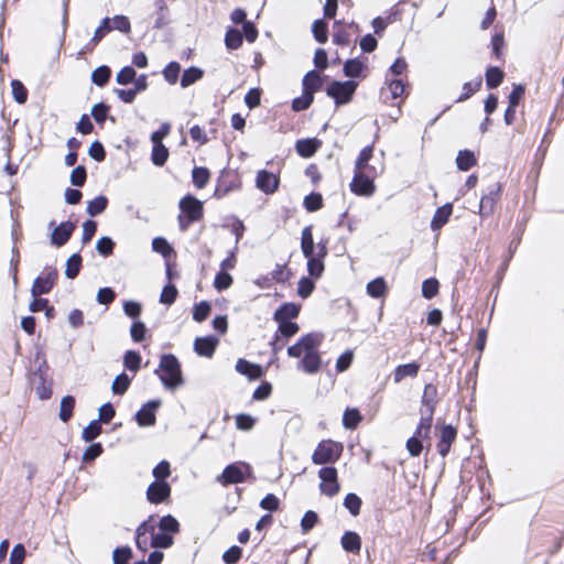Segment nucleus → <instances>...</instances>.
Segmentation results:
<instances>
[{"mask_svg": "<svg viewBox=\"0 0 564 564\" xmlns=\"http://www.w3.org/2000/svg\"><path fill=\"white\" fill-rule=\"evenodd\" d=\"M11 90H12V97L13 99L20 104L23 105L28 100V89L23 85V83L19 79H13L11 82Z\"/></svg>", "mask_w": 564, "mask_h": 564, "instance_id": "obj_46", "label": "nucleus"}, {"mask_svg": "<svg viewBox=\"0 0 564 564\" xmlns=\"http://www.w3.org/2000/svg\"><path fill=\"white\" fill-rule=\"evenodd\" d=\"M350 189L354 194L359 196H371L375 193L376 186L373 181L365 173V171H356L350 183Z\"/></svg>", "mask_w": 564, "mask_h": 564, "instance_id": "obj_9", "label": "nucleus"}, {"mask_svg": "<svg viewBox=\"0 0 564 564\" xmlns=\"http://www.w3.org/2000/svg\"><path fill=\"white\" fill-rule=\"evenodd\" d=\"M58 278V271L55 268H45L43 273L34 279L31 294L33 297L47 294L54 288Z\"/></svg>", "mask_w": 564, "mask_h": 564, "instance_id": "obj_6", "label": "nucleus"}, {"mask_svg": "<svg viewBox=\"0 0 564 564\" xmlns=\"http://www.w3.org/2000/svg\"><path fill=\"white\" fill-rule=\"evenodd\" d=\"M150 531L148 522H142L135 531V544L140 551L145 552L150 545L147 533Z\"/></svg>", "mask_w": 564, "mask_h": 564, "instance_id": "obj_44", "label": "nucleus"}, {"mask_svg": "<svg viewBox=\"0 0 564 564\" xmlns=\"http://www.w3.org/2000/svg\"><path fill=\"white\" fill-rule=\"evenodd\" d=\"M218 345L215 336L197 337L194 341V350L197 355L210 358Z\"/></svg>", "mask_w": 564, "mask_h": 564, "instance_id": "obj_15", "label": "nucleus"}, {"mask_svg": "<svg viewBox=\"0 0 564 564\" xmlns=\"http://www.w3.org/2000/svg\"><path fill=\"white\" fill-rule=\"evenodd\" d=\"M115 246L116 243L110 237L104 236L98 239L96 250L100 256L109 257L112 254Z\"/></svg>", "mask_w": 564, "mask_h": 564, "instance_id": "obj_59", "label": "nucleus"}, {"mask_svg": "<svg viewBox=\"0 0 564 564\" xmlns=\"http://www.w3.org/2000/svg\"><path fill=\"white\" fill-rule=\"evenodd\" d=\"M171 495V486L166 481H153L147 490V498L151 503H161Z\"/></svg>", "mask_w": 564, "mask_h": 564, "instance_id": "obj_12", "label": "nucleus"}, {"mask_svg": "<svg viewBox=\"0 0 564 564\" xmlns=\"http://www.w3.org/2000/svg\"><path fill=\"white\" fill-rule=\"evenodd\" d=\"M420 365L417 362H409L399 365L393 372V381L395 383L401 382L404 378H415L419 373Z\"/></svg>", "mask_w": 564, "mask_h": 564, "instance_id": "obj_25", "label": "nucleus"}, {"mask_svg": "<svg viewBox=\"0 0 564 564\" xmlns=\"http://www.w3.org/2000/svg\"><path fill=\"white\" fill-rule=\"evenodd\" d=\"M312 33L318 43H326L328 39V24L325 20L318 19L313 22Z\"/></svg>", "mask_w": 564, "mask_h": 564, "instance_id": "obj_38", "label": "nucleus"}, {"mask_svg": "<svg viewBox=\"0 0 564 564\" xmlns=\"http://www.w3.org/2000/svg\"><path fill=\"white\" fill-rule=\"evenodd\" d=\"M440 283L435 278H430L422 283V295L430 300L438 293Z\"/></svg>", "mask_w": 564, "mask_h": 564, "instance_id": "obj_62", "label": "nucleus"}, {"mask_svg": "<svg viewBox=\"0 0 564 564\" xmlns=\"http://www.w3.org/2000/svg\"><path fill=\"white\" fill-rule=\"evenodd\" d=\"M232 282H234V279H232L231 274H229L226 271L220 270L215 275L214 288L219 292L225 291L232 285Z\"/></svg>", "mask_w": 564, "mask_h": 564, "instance_id": "obj_53", "label": "nucleus"}, {"mask_svg": "<svg viewBox=\"0 0 564 564\" xmlns=\"http://www.w3.org/2000/svg\"><path fill=\"white\" fill-rule=\"evenodd\" d=\"M101 433V424L99 420H93L83 431L82 437L85 442H93Z\"/></svg>", "mask_w": 564, "mask_h": 564, "instance_id": "obj_54", "label": "nucleus"}, {"mask_svg": "<svg viewBox=\"0 0 564 564\" xmlns=\"http://www.w3.org/2000/svg\"><path fill=\"white\" fill-rule=\"evenodd\" d=\"M140 364H141V356L138 351L128 350L124 354L123 365L128 370L137 372L140 369Z\"/></svg>", "mask_w": 564, "mask_h": 564, "instance_id": "obj_57", "label": "nucleus"}, {"mask_svg": "<svg viewBox=\"0 0 564 564\" xmlns=\"http://www.w3.org/2000/svg\"><path fill=\"white\" fill-rule=\"evenodd\" d=\"M386 290L387 285L383 278H377L367 284V293L375 299L383 296Z\"/></svg>", "mask_w": 564, "mask_h": 564, "instance_id": "obj_45", "label": "nucleus"}, {"mask_svg": "<svg viewBox=\"0 0 564 564\" xmlns=\"http://www.w3.org/2000/svg\"><path fill=\"white\" fill-rule=\"evenodd\" d=\"M159 529L160 532L172 535L178 532L180 523L173 516L167 514L160 519Z\"/></svg>", "mask_w": 564, "mask_h": 564, "instance_id": "obj_40", "label": "nucleus"}, {"mask_svg": "<svg viewBox=\"0 0 564 564\" xmlns=\"http://www.w3.org/2000/svg\"><path fill=\"white\" fill-rule=\"evenodd\" d=\"M110 76H111L110 67L107 65H101L93 70L91 82L98 87H104L109 82Z\"/></svg>", "mask_w": 564, "mask_h": 564, "instance_id": "obj_34", "label": "nucleus"}, {"mask_svg": "<svg viewBox=\"0 0 564 564\" xmlns=\"http://www.w3.org/2000/svg\"><path fill=\"white\" fill-rule=\"evenodd\" d=\"M111 31V19L104 18L99 26L95 30L90 42L85 46V48L88 51L93 50L105 37V35Z\"/></svg>", "mask_w": 564, "mask_h": 564, "instance_id": "obj_27", "label": "nucleus"}, {"mask_svg": "<svg viewBox=\"0 0 564 564\" xmlns=\"http://www.w3.org/2000/svg\"><path fill=\"white\" fill-rule=\"evenodd\" d=\"M212 305L207 301H202L194 305L193 319L197 323L204 322L210 314Z\"/></svg>", "mask_w": 564, "mask_h": 564, "instance_id": "obj_49", "label": "nucleus"}, {"mask_svg": "<svg viewBox=\"0 0 564 564\" xmlns=\"http://www.w3.org/2000/svg\"><path fill=\"white\" fill-rule=\"evenodd\" d=\"M438 403L437 388L433 383L424 387L420 408V430L432 426L435 408Z\"/></svg>", "mask_w": 564, "mask_h": 564, "instance_id": "obj_2", "label": "nucleus"}, {"mask_svg": "<svg viewBox=\"0 0 564 564\" xmlns=\"http://www.w3.org/2000/svg\"><path fill=\"white\" fill-rule=\"evenodd\" d=\"M364 69V64L358 58H349L344 63V75L350 78L359 77Z\"/></svg>", "mask_w": 564, "mask_h": 564, "instance_id": "obj_41", "label": "nucleus"}, {"mask_svg": "<svg viewBox=\"0 0 564 564\" xmlns=\"http://www.w3.org/2000/svg\"><path fill=\"white\" fill-rule=\"evenodd\" d=\"M110 107L105 102H98L91 108V116L98 124H104L108 118Z\"/></svg>", "mask_w": 564, "mask_h": 564, "instance_id": "obj_63", "label": "nucleus"}, {"mask_svg": "<svg viewBox=\"0 0 564 564\" xmlns=\"http://www.w3.org/2000/svg\"><path fill=\"white\" fill-rule=\"evenodd\" d=\"M151 532L150 546L155 549H167L173 545V536L162 532L155 533L154 527H149Z\"/></svg>", "mask_w": 564, "mask_h": 564, "instance_id": "obj_28", "label": "nucleus"}, {"mask_svg": "<svg viewBox=\"0 0 564 564\" xmlns=\"http://www.w3.org/2000/svg\"><path fill=\"white\" fill-rule=\"evenodd\" d=\"M132 557V550L130 546H119L112 552L113 564H127Z\"/></svg>", "mask_w": 564, "mask_h": 564, "instance_id": "obj_60", "label": "nucleus"}, {"mask_svg": "<svg viewBox=\"0 0 564 564\" xmlns=\"http://www.w3.org/2000/svg\"><path fill=\"white\" fill-rule=\"evenodd\" d=\"M477 164L474 152L469 150H460L456 158L457 169L460 171H469L474 165Z\"/></svg>", "mask_w": 564, "mask_h": 564, "instance_id": "obj_31", "label": "nucleus"}, {"mask_svg": "<svg viewBox=\"0 0 564 564\" xmlns=\"http://www.w3.org/2000/svg\"><path fill=\"white\" fill-rule=\"evenodd\" d=\"M304 91H310L314 96V93L318 91L323 86V78L316 70L307 72L302 80Z\"/></svg>", "mask_w": 564, "mask_h": 564, "instance_id": "obj_26", "label": "nucleus"}, {"mask_svg": "<svg viewBox=\"0 0 564 564\" xmlns=\"http://www.w3.org/2000/svg\"><path fill=\"white\" fill-rule=\"evenodd\" d=\"M300 306L294 303H283L280 305L273 314L275 322L291 321L299 316Z\"/></svg>", "mask_w": 564, "mask_h": 564, "instance_id": "obj_24", "label": "nucleus"}, {"mask_svg": "<svg viewBox=\"0 0 564 564\" xmlns=\"http://www.w3.org/2000/svg\"><path fill=\"white\" fill-rule=\"evenodd\" d=\"M322 147V141L316 138L300 139L295 143V150L302 158L313 156Z\"/></svg>", "mask_w": 564, "mask_h": 564, "instance_id": "obj_16", "label": "nucleus"}, {"mask_svg": "<svg viewBox=\"0 0 564 564\" xmlns=\"http://www.w3.org/2000/svg\"><path fill=\"white\" fill-rule=\"evenodd\" d=\"M431 426L426 427V430H420V424L417 425L414 435L406 441V449L411 456L416 457L421 454L423 449V444L421 438L426 437L430 433Z\"/></svg>", "mask_w": 564, "mask_h": 564, "instance_id": "obj_19", "label": "nucleus"}, {"mask_svg": "<svg viewBox=\"0 0 564 564\" xmlns=\"http://www.w3.org/2000/svg\"><path fill=\"white\" fill-rule=\"evenodd\" d=\"M279 324L278 327V335L279 337L282 336L284 338H291L293 337L300 329L299 325L292 321H280L276 322Z\"/></svg>", "mask_w": 564, "mask_h": 564, "instance_id": "obj_55", "label": "nucleus"}, {"mask_svg": "<svg viewBox=\"0 0 564 564\" xmlns=\"http://www.w3.org/2000/svg\"><path fill=\"white\" fill-rule=\"evenodd\" d=\"M300 345L304 349V352L316 351V348L321 345L322 336L316 333H308L299 338Z\"/></svg>", "mask_w": 564, "mask_h": 564, "instance_id": "obj_36", "label": "nucleus"}, {"mask_svg": "<svg viewBox=\"0 0 564 564\" xmlns=\"http://www.w3.org/2000/svg\"><path fill=\"white\" fill-rule=\"evenodd\" d=\"M135 76L137 72L132 66H124L118 72L116 76V82L119 85H128L135 79Z\"/></svg>", "mask_w": 564, "mask_h": 564, "instance_id": "obj_64", "label": "nucleus"}, {"mask_svg": "<svg viewBox=\"0 0 564 564\" xmlns=\"http://www.w3.org/2000/svg\"><path fill=\"white\" fill-rule=\"evenodd\" d=\"M501 193V186L499 183L494 184L487 194L482 195L479 203V214L482 217H487L494 213L496 202L498 200Z\"/></svg>", "mask_w": 564, "mask_h": 564, "instance_id": "obj_11", "label": "nucleus"}, {"mask_svg": "<svg viewBox=\"0 0 564 564\" xmlns=\"http://www.w3.org/2000/svg\"><path fill=\"white\" fill-rule=\"evenodd\" d=\"M165 389L175 390L184 383L181 364L172 354L161 356L159 369L155 370Z\"/></svg>", "mask_w": 564, "mask_h": 564, "instance_id": "obj_1", "label": "nucleus"}, {"mask_svg": "<svg viewBox=\"0 0 564 564\" xmlns=\"http://www.w3.org/2000/svg\"><path fill=\"white\" fill-rule=\"evenodd\" d=\"M337 469L333 466L322 467L318 470V477L321 478L319 489L322 494L334 497L339 491V484L337 480Z\"/></svg>", "mask_w": 564, "mask_h": 564, "instance_id": "obj_7", "label": "nucleus"}, {"mask_svg": "<svg viewBox=\"0 0 564 564\" xmlns=\"http://www.w3.org/2000/svg\"><path fill=\"white\" fill-rule=\"evenodd\" d=\"M362 416L357 409H346L343 415V425L346 429L354 430L360 423Z\"/></svg>", "mask_w": 564, "mask_h": 564, "instance_id": "obj_43", "label": "nucleus"}, {"mask_svg": "<svg viewBox=\"0 0 564 564\" xmlns=\"http://www.w3.org/2000/svg\"><path fill=\"white\" fill-rule=\"evenodd\" d=\"M362 501L360 497H358L354 492H349L346 495L344 499V507L350 512L351 516L356 517L360 513Z\"/></svg>", "mask_w": 564, "mask_h": 564, "instance_id": "obj_48", "label": "nucleus"}, {"mask_svg": "<svg viewBox=\"0 0 564 564\" xmlns=\"http://www.w3.org/2000/svg\"><path fill=\"white\" fill-rule=\"evenodd\" d=\"M210 173L207 167L196 166L192 171L193 183L197 188H204L208 183Z\"/></svg>", "mask_w": 564, "mask_h": 564, "instance_id": "obj_42", "label": "nucleus"}, {"mask_svg": "<svg viewBox=\"0 0 564 564\" xmlns=\"http://www.w3.org/2000/svg\"><path fill=\"white\" fill-rule=\"evenodd\" d=\"M482 80L481 77L476 78L474 82H467L463 85V93L462 95L456 99L457 102H462L467 100L469 97H471L480 87H481Z\"/></svg>", "mask_w": 564, "mask_h": 564, "instance_id": "obj_50", "label": "nucleus"}, {"mask_svg": "<svg viewBox=\"0 0 564 564\" xmlns=\"http://www.w3.org/2000/svg\"><path fill=\"white\" fill-rule=\"evenodd\" d=\"M108 206V198L105 195H99L87 203L86 212L89 216L96 217L105 212Z\"/></svg>", "mask_w": 564, "mask_h": 564, "instance_id": "obj_33", "label": "nucleus"}, {"mask_svg": "<svg viewBox=\"0 0 564 564\" xmlns=\"http://www.w3.org/2000/svg\"><path fill=\"white\" fill-rule=\"evenodd\" d=\"M161 406V400H150L135 413L134 419L140 426H152L156 422V411Z\"/></svg>", "mask_w": 564, "mask_h": 564, "instance_id": "obj_8", "label": "nucleus"}, {"mask_svg": "<svg viewBox=\"0 0 564 564\" xmlns=\"http://www.w3.org/2000/svg\"><path fill=\"white\" fill-rule=\"evenodd\" d=\"M82 256L79 253L72 254L66 261L65 275L67 279H75L82 269Z\"/></svg>", "mask_w": 564, "mask_h": 564, "instance_id": "obj_35", "label": "nucleus"}, {"mask_svg": "<svg viewBox=\"0 0 564 564\" xmlns=\"http://www.w3.org/2000/svg\"><path fill=\"white\" fill-rule=\"evenodd\" d=\"M76 225L69 220L61 223L51 234V243L55 247H62L72 237Z\"/></svg>", "mask_w": 564, "mask_h": 564, "instance_id": "obj_14", "label": "nucleus"}, {"mask_svg": "<svg viewBox=\"0 0 564 564\" xmlns=\"http://www.w3.org/2000/svg\"><path fill=\"white\" fill-rule=\"evenodd\" d=\"M279 184L280 180L273 173L267 170H261L257 173L256 185L261 192L273 194L278 191Z\"/></svg>", "mask_w": 564, "mask_h": 564, "instance_id": "obj_13", "label": "nucleus"}, {"mask_svg": "<svg viewBox=\"0 0 564 564\" xmlns=\"http://www.w3.org/2000/svg\"><path fill=\"white\" fill-rule=\"evenodd\" d=\"M236 371L246 376L250 380H257L262 377L263 371L260 365L252 364L247 359L239 358L236 362Z\"/></svg>", "mask_w": 564, "mask_h": 564, "instance_id": "obj_17", "label": "nucleus"}, {"mask_svg": "<svg viewBox=\"0 0 564 564\" xmlns=\"http://www.w3.org/2000/svg\"><path fill=\"white\" fill-rule=\"evenodd\" d=\"M503 72L496 66H490L486 70V85L489 89L497 88L503 79Z\"/></svg>", "mask_w": 564, "mask_h": 564, "instance_id": "obj_37", "label": "nucleus"}, {"mask_svg": "<svg viewBox=\"0 0 564 564\" xmlns=\"http://www.w3.org/2000/svg\"><path fill=\"white\" fill-rule=\"evenodd\" d=\"M181 72V65L177 62H170L164 68H163V76L164 79L173 85L176 84L178 79V75Z\"/></svg>", "mask_w": 564, "mask_h": 564, "instance_id": "obj_58", "label": "nucleus"}, {"mask_svg": "<svg viewBox=\"0 0 564 564\" xmlns=\"http://www.w3.org/2000/svg\"><path fill=\"white\" fill-rule=\"evenodd\" d=\"M340 545L347 553L358 555L361 550V538L355 531H345L340 538Z\"/></svg>", "mask_w": 564, "mask_h": 564, "instance_id": "obj_18", "label": "nucleus"}, {"mask_svg": "<svg viewBox=\"0 0 564 564\" xmlns=\"http://www.w3.org/2000/svg\"><path fill=\"white\" fill-rule=\"evenodd\" d=\"M204 76V70L196 66H191L186 68L181 76V86L183 88L189 87L195 84Z\"/></svg>", "mask_w": 564, "mask_h": 564, "instance_id": "obj_30", "label": "nucleus"}, {"mask_svg": "<svg viewBox=\"0 0 564 564\" xmlns=\"http://www.w3.org/2000/svg\"><path fill=\"white\" fill-rule=\"evenodd\" d=\"M151 161L156 166H163L169 158V149L162 141L152 142Z\"/></svg>", "mask_w": 564, "mask_h": 564, "instance_id": "obj_29", "label": "nucleus"}, {"mask_svg": "<svg viewBox=\"0 0 564 564\" xmlns=\"http://www.w3.org/2000/svg\"><path fill=\"white\" fill-rule=\"evenodd\" d=\"M75 403L73 395H65L61 400L58 417L62 422L67 423L72 419Z\"/></svg>", "mask_w": 564, "mask_h": 564, "instance_id": "obj_32", "label": "nucleus"}, {"mask_svg": "<svg viewBox=\"0 0 564 564\" xmlns=\"http://www.w3.org/2000/svg\"><path fill=\"white\" fill-rule=\"evenodd\" d=\"M245 480H256L252 468L246 463H235L228 465L223 474L218 477V481L223 485L239 484Z\"/></svg>", "mask_w": 564, "mask_h": 564, "instance_id": "obj_5", "label": "nucleus"}, {"mask_svg": "<svg viewBox=\"0 0 564 564\" xmlns=\"http://www.w3.org/2000/svg\"><path fill=\"white\" fill-rule=\"evenodd\" d=\"M178 207L182 215L189 217V220L198 221L203 217V203L191 194L180 200Z\"/></svg>", "mask_w": 564, "mask_h": 564, "instance_id": "obj_10", "label": "nucleus"}, {"mask_svg": "<svg viewBox=\"0 0 564 564\" xmlns=\"http://www.w3.org/2000/svg\"><path fill=\"white\" fill-rule=\"evenodd\" d=\"M314 101V96L310 94V91H304L302 96L296 97L292 100V110L293 111H303L311 107Z\"/></svg>", "mask_w": 564, "mask_h": 564, "instance_id": "obj_47", "label": "nucleus"}, {"mask_svg": "<svg viewBox=\"0 0 564 564\" xmlns=\"http://www.w3.org/2000/svg\"><path fill=\"white\" fill-rule=\"evenodd\" d=\"M131 379L124 372L118 375L111 386V390L115 394L122 395L129 388Z\"/></svg>", "mask_w": 564, "mask_h": 564, "instance_id": "obj_52", "label": "nucleus"}, {"mask_svg": "<svg viewBox=\"0 0 564 564\" xmlns=\"http://www.w3.org/2000/svg\"><path fill=\"white\" fill-rule=\"evenodd\" d=\"M303 205L310 213L317 212L323 207V197L319 193H311L304 197Z\"/></svg>", "mask_w": 564, "mask_h": 564, "instance_id": "obj_51", "label": "nucleus"}, {"mask_svg": "<svg viewBox=\"0 0 564 564\" xmlns=\"http://www.w3.org/2000/svg\"><path fill=\"white\" fill-rule=\"evenodd\" d=\"M242 33L235 28H229L225 35V44L228 50H238L242 45Z\"/></svg>", "mask_w": 564, "mask_h": 564, "instance_id": "obj_39", "label": "nucleus"}, {"mask_svg": "<svg viewBox=\"0 0 564 564\" xmlns=\"http://www.w3.org/2000/svg\"><path fill=\"white\" fill-rule=\"evenodd\" d=\"M321 366V357L317 351H308L299 362L297 368L306 373H316Z\"/></svg>", "mask_w": 564, "mask_h": 564, "instance_id": "obj_22", "label": "nucleus"}, {"mask_svg": "<svg viewBox=\"0 0 564 564\" xmlns=\"http://www.w3.org/2000/svg\"><path fill=\"white\" fill-rule=\"evenodd\" d=\"M453 213V205L451 203H446L443 206L438 207L434 216L431 220V229L436 231L441 229L449 219Z\"/></svg>", "mask_w": 564, "mask_h": 564, "instance_id": "obj_20", "label": "nucleus"}, {"mask_svg": "<svg viewBox=\"0 0 564 564\" xmlns=\"http://www.w3.org/2000/svg\"><path fill=\"white\" fill-rule=\"evenodd\" d=\"M358 87L355 80H333L326 88V95L334 99L337 107L348 104Z\"/></svg>", "mask_w": 564, "mask_h": 564, "instance_id": "obj_4", "label": "nucleus"}, {"mask_svg": "<svg viewBox=\"0 0 564 564\" xmlns=\"http://www.w3.org/2000/svg\"><path fill=\"white\" fill-rule=\"evenodd\" d=\"M343 453V445L332 440H324L319 442L312 455V462L315 465H326L335 463L339 459Z\"/></svg>", "mask_w": 564, "mask_h": 564, "instance_id": "obj_3", "label": "nucleus"}, {"mask_svg": "<svg viewBox=\"0 0 564 564\" xmlns=\"http://www.w3.org/2000/svg\"><path fill=\"white\" fill-rule=\"evenodd\" d=\"M177 289L174 284L167 283L160 295V302L165 305H172L177 297Z\"/></svg>", "mask_w": 564, "mask_h": 564, "instance_id": "obj_61", "label": "nucleus"}, {"mask_svg": "<svg viewBox=\"0 0 564 564\" xmlns=\"http://www.w3.org/2000/svg\"><path fill=\"white\" fill-rule=\"evenodd\" d=\"M153 19V29L156 30H161L170 23L169 7L163 0H158L155 2Z\"/></svg>", "mask_w": 564, "mask_h": 564, "instance_id": "obj_21", "label": "nucleus"}, {"mask_svg": "<svg viewBox=\"0 0 564 564\" xmlns=\"http://www.w3.org/2000/svg\"><path fill=\"white\" fill-rule=\"evenodd\" d=\"M228 175L229 174H227L226 176L221 175L220 178L218 180V183L214 192V197L218 199L223 198L230 192L236 191L240 187V182L237 178L228 181Z\"/></svg>", "mask_w": 564, "mask_h": 564, "instance_id": "obj_23", "label": "nucleus"}, {"mask_svg": "<svg viewBox=\"0 0 564 564\" xmlns=\"http://www.w3.org/2000/svg\"><path fill=\"white\" fill-rule=\"evenodd\" d=\"M373 147L367 145L360 152L355 163L356 171H365L368 169V162L372 158Z\"/></svg>", "mask_w": 564, "mask_h": 564, "instance_id": "obj_56", "label": "nucleus"}]
</instances>
